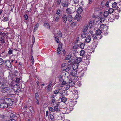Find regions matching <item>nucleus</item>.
<instances>
[{
  "label": "nucleus",
  "instance_id": "680f3d73",
  "mask_svg": "<svg viewBox=\"0 0 121 121\" xmlns=\"http://www.w3.org/2000/svg\"><path fill=\"white\" fill-rule=\"evenodd\" d=\"M57 4H59L61 3H62V2L61 0H57Z\"/></svg>",
  "mask_w": 121,
  "mask_h": 121
},
{
  "label": "nucleus",
  "instance_id": "72a5a7b5",
  "mask_svg": "<svg viewBox=\"0 0 121 121\" xmlns=\"http://www.w3.org/2000/svg\"><path fill=\"white\" fill-rule=\"evenodd\" d=\"M85 45V43H82L80 45V47L82 49H84Z\"/></svg>",
  "mask_w": 121,
  "mask_h": 121
},
{
  "label": "nucleus",
  "instance_id": "412c9836",
  "mask_svg": "<svg viewBox=\"0 0 121 121\" xmlns=\"http://www.w3.org/2000/svg\"><path fill=\"white\" fill-rule=\"evenodd\" d=\"M71 87L70 86L69 84L68 83L67 84H66L65 86V90H67L70 88Z\"/></svg>",
  "mask_w": 121,
  "mask_h": 121
},
{
  "label": "nucleus",
  "instance_id": "5fc2aeb1",
  "mask_svg": "<svg viewBox=\"0 0 121 121\" xmlns=\"http://www.w3.org/2000/svg\"><path fill=\"white\" fill-rule=\"evenodd\" d=\"M62 82L61 83L62 85H65L67 84L66 82L64 80L62 81Z\"/></svg>",
  "mask_w": 121,
  "mask_h": 121
},
{
  "label": "nucleus",
  "instance_id": "bb28decb",
  "mask_svg": "<svg viewBox=\"0 0 121 121\" xmlns=\"http://www.w3.org/2000/svg\"><path fill=\"white\" fill-rule=\"evenodd\" d=\"M98 35L97 34H94L92 35V37L94 40H96L97 38Z\"/></svg>",
  "mask_w": 121,
  "mask_h": 121
},
{
  "label": "nucleus",
  "instance_id": "e2e57ef3",
  "mask_svg": "<svg viewBox=\"0 0 121 121\" xmlns=\"http://www.w3.org/2000/svg\"><path fill=\"white\" fill-rule=\"evenodd\" d=\"M0 41L2 43H5L4 40L3 38H1L0 40Z\"/></svg>",
  "mask_w": 121,
  "mask_h": 121
},
{
  "label": "nucleus",
  "instance_id": "69168bd1",
  "mask_svg": "<svg viewBox=\"0 0 121 121\" xmlns=\"http://www.w3.org/2000/svg\"><path fill=\"white\" fill-rule=\"evenodd\" d=\"M79 0H73V1L74 3L77 4Z\"/></svg>",
  "mask_w": 121,
  "mask_h": 121
},
{
  "label": "nucleus",
  "instance_id": "423d86ee",
  "mask_svg": "<svg viewBox=\"0 0 121 121\" xmlns=\"http://www.w3.org/2000/svg\"><path fill=\"white\" fill-rule=\"evenodd\" d=\"M5 65L8 68H10L12 66L11 62L9 60H5Z\"/></svg>",
  "mask_w": 121,
  "mask_h": 121
},
{
  "label": "nucleus",
  "instance_id": "6e6552de",
  "mask_svg": "<svg viewBox=\"0 0 121 121\" xmlns=\"http://www.w3.org/2000/svg\"><path fill=\"white\" fill-rule=\"evenodd\" d=\"M77 73V72L76 70H73L71 71L70 74L73 76H75Z\"/></svg>",
  "mask_w": 121,
  "mask_h": 121
},
{
  "label": "nucleus",
  "instance_id": "cd10ccee",
  "mask_svg": "<svg viewBox=\"0 0 121 121\" xmlns=\"http://www.w3.org/2000/svg\"><path fill=\"white\" fill-rule=\"evenodd\" d=\"M75 18L78 21L80 20L81 16L80 15L78 14L77 15H76L75 16Z\"/></svg>",
  "mask_w": 121,
  "mask_h": 121
},
{
  "label": "nucleus",
  "instance_id": "774afa93",
  "mask_svg": "<svg viewBox=\"0 0 121 121\" xmlns=\"http://www.w3.org/2000/svg\"><path fill=\"white\" fill-rule=\"evenodd\" d=\"M70 69V68L68 67H67L65 69V71H69Z\"/></svg>",
  "mask_w": 121,
  "mask_h": 121
},
{
  "label": "nucleus",
  "instance_id": "c85d7f7f",
  "mask_svg": "<svg viewBox=\"0 0 121 121\" xmlns=\"http://www.w3.org/2000/svg\"><path fill=\"white\" fill-rule=\"evenodd\" d=\"M105 20V17H101L100 18V21L101 22H103Z\"/></svg>",
  "mask_w": 121,
  "mask_h": 121
},
{
  "label": "nucleus",
  "instance_id": "79ce46f5",
  "mask_svg": "<svg viewBox=\"0 0 121 121\" xmlns=\"http://www.w3.org/2000/svg\"><path fill=\"white\" fill-rule=\"evenodd\" d=\"M85 53V51L83 50H82L80 52V55L81 56H83Z\"/></svg>",
  "mask_w": 121,
  "mask_h": 121
},
{
  "label": "nucleus",
  "instance_id": "4c0bfd02",
  "mask_svg": "<svg viewBox=\"0 0 121 121\" xmlns=\"http://www.w3.org/2000/svg\"><path fill=\"white\" fill-rule=\"evenodd\" d=\"M66 101V99L65 97H63L61 98V101L62 102L65 103Z\"/></svg>",
  "mask_w": 121,
  "mask_h": 121
},
{
  "label": "nucleus",
  "instance_id": "4468645a",
  "mask_svg": "<svg viewBox=\"0 0 121 121\" xmlns=\"http://www.w3.org/2000/svg\"><path fill=\"white\" fill-rule=\"evenodd\" d=\"M91 39V38L90 36H87L86 38L85 42L86 43H88L90 42Z\"/></svg>",
  "mask_w": 121,
  "mask_h": 121
},
{
  "label": "nucleus",
  "instance_id": "0eeeda50",
  "mask_svg": "<svg viewBox=\"0 0 121 121\" xmlns=\"http://www.w3.org/2000/svg\"><path fill=\"white\" fill-rule=\"evenodd\" d=\"M35 98L36 102L38 105H39V95L37 92H36L35 93Z\"/></svg>",
  "mask_w": 121,
  "mask_h": 121
},
{
  "label": "nucleus",
  "instance_id": "473e14b6",
  "mask_svg": "<svg viewBox=\"0 0 121 121\" xmlns=\"http://www.w3.org/2000/svg\"><path fill=\"white\" fill-rule=\"evenodd\" d=\"M39 25V23L35 25L34 28V31L35 32L36 31V30H37V29L38 28Z\"/></svg>",
  "mask_w": 121,
  "mask_h": 121
},
{
  "label": "nucleus",
  "instance_id": "ea45409f",
  "mask_svg": "<svg viewBox=\"0 0 121 121\" xmlns=\"http://www.w3.org/2000/svg\"><path fill=\"white\" fill-rule=\"evenodd\" d=\"M6 33L4 32H0V35L4 37L6 35Z\"/></svg>",
  "mask_w": 121,
  "mask_h": 121
},
{
  "label": "nucleus",
  "instance_id": "9d476101",
  "mask_svg": "<svg viewBox=\"0 0 121 121\" xmlns=\"http://www.w3.org/2000/svg\"><path fill=\"white\" fill-rule=\"evenodd\" d=\"M43 26L48 29H49L50 28V25L47 21H45L44 22Z\"/></svg>",
  "mask_w": 121,
  "mask_h": 121
},
{
  "label": "nucleus",
  "instance_id": "f257e3e1",
  "mask_svg": "<svg viewBox=\"0 0 121 121\" xmlns=\"http://www.w3.org/2000/svg\"><path fill=\"white\" fill-rule=\"evenodd\" d=\"M1 88L2 92L7 94L10 93V90L7 82H4L1 83Z\"/></svg>",
  "mask_w": 121,
  "mask_h": 121
},
{
  "label": "nucleus",
  "instance_id": "a18cd8bd",
  "mask_svg": "<svg viewBox=\"0 0 121 121\" xmlns=\"http://www.w3.org/2000/svg\"><path fill=\"white\" fill-rule=\"evenodd\" d=\"M15 116V115L14 114H13V113L11 114L10 117V119H14Z\"/></svg>",
  "mask_w": 121,
  "mask_h": 121
},
{
  "label": "nucleus",
  "instance_id": "f3484780",
  "mask_svg": "<svg viewBox=\"0 0 121 121\" xmlns=\"http://www.w3.org/2000/svg\"><path fill=\"white\" fill-rule=\"evenodd\" d=\"M83 11L81 7H79L77 10V13L78 14L81 13Z\"/></svg>",
  "mask_w": 121,
  "mask_h": 121
},
{
  "label": "nucleus",
  "instance_id": "37998d69",
  "mask_svg": "<svg viewBox=\"0 0 121 121\" xmlns=\"http://www.w3.org/2000/svg\"><path fill=\"white\" fill-rule=\"evenodd\" d=\"M77 24V23L75 22H74L72 23L71 24V26L72 27H75Z\"/></svg>",
  "mask_w": 121,
  "mask_h": 121
},
{
  "label": "nucleus",
  "instance_id": "052dcab7",
  "mask_svg": "<svg viewBox=\"0 0 121 121\" xmlns=\"http://www.w3.org/2000/svg\"><path fill=\"white\" fill-rule=\"evenodd\" d=\"M8 20V18L7 17H5L4 18V22L7 21Z\"/></svg>",
  "mask_w": 121,
  "mask_h": 121
},
{
  "label": "nucleus",
  "instance_id": "8fccbe9b",
  "mask_svg": "<svg viewBox=\"0 0 121 121\" xmlns=\"http://www.w3.org/2000/svg\"><path fill=\"white\" fill-rule=\"evenodd\" d=\"M4 63V61L1 58H0V65H2Z\"/></svg>",
  "mask_w": 121,
  "mask_h": 121
},
{
  "label": "nucleus",
  "instance_id": "a211bd4d",
  "mask_svg": "<svg viewBox=\"0 0 121 121\" xmlns=\"http://www.w3.org/2000/svg\"><path fill=\"white\" fill-rule=\"evenodd\" d=\"M90 62L88 60H86L83 62V64L84 65L86 66H87L89 64Z\"/></svg>",
  "mask_w": 121,
  "mask_h": 121
},
{
  "label": "nucleus",
  "instance_id": "c9c22d12",
  "mask_svg": "<svg viewBox=\"0 0 121 121\" xmlns=\"http://www.w3.org/2000/svg\"><path fill=\"white\" fill-rule=\"evenodd\" d=\"M61 17V16L60 15H59L55 19V21L56 22H58Z\"/></svg>",
  "mask_w": 121,
  "mask_h": 121
},
{
  "label": "nucleus",
  "instance_id": "bf43d9fd",
  "mask_svg": "<svg viewBox=\"0 0 121 121\" xmlns=\"http://www.w3.org/2000/svg\"><path fill=\"white\" fill-rule=\"evenodd\" d=\"M109 1H108L106 3L105 5L107 7H108L109 6Z\"/></svg>",
  "mask_w": 121,
  "mask_h": 121
},
{
  "label": "nucleus",
  "instance_id": "6ab92c4d",
  "mask_svg": "<svg viewBox=\"0 0 121 121\" xmlns=\"http://www.w3.org/2000/svg\"><path fill=\"white\" fill-rule=\"evenodd\" d=\"M61 4L64 7H67L68 6V3L67 2H62L61 3Z\"/></svg>",
  "mask_w": 121,
  "mask_h": 121
},
{
  "label": "nucleus",
  "instance_id": "de8ad7c7",
  "mask_svg": "<svg viewBox=\"0 0 121 121\" xmlns=\"http://www.w3.org/2000/svg\"><path fill=\"white\" fill-rule=\"evenodd\" d=\"M104 2H102L101 3V5L102 6L100 7V8H99V9H98L99 10H101L103 9V6L104 5Z\"/></svg>",
  "mask_w": 121,
  "mask_h": 121
},
{
  "label": "nucleus",
  "instance_id": "603ef678",
  "mask_svg": "<svg viewBox=\"0 0 121 121\" xmlns=\"http://www.w3.org/2000/svg\"><path fill=\"white\" fill-rule=\"evenodd\" d=\"M86 36V34L85 33H83L81 36V37L82 38H85Z\"/></svg>",
  "mask_w": 121,
  "mask_h": 121
},
{
  "label": "nucleus",
  "instance_id": "58836bf2",
  "mask_svg": "<svg viewBox=\"0 0 121 121\" xmlns=\"http://www.w3.org/2000/svg\"><path fill=\"white\" fill-rule=\"evenodd\" d=\"M105 25L102 24L100 26L99 28L101 29H103L105 27Z\"/></svg>",
  "mask_w": 121,
  "mask_h": 121
},
{
  "label": "nucleus",
  "instance_id": "7c9ffc66",
  "mask_svg": "<svg viewBox=\"0 0 121 121\" xmlns=\"http://www.w3.org/2000/svg\"><path fill=\"white\" fill-rule=\"evenodd\" d=\"M49 119L51 120V121H54L53 120L54 118V117L53 115L51 114H49Z\"/></svg>",
  "mask_w": 121,
  "mask_h": 121
},
{
  "label": "nucleus",
  "instance_id": "49530a36",
  "mask_svg": "<svg viewBox=\"0 0 121 121\" xmlns=\"http://www.w3.org/2000/svg\"><path fill=\"white\" fill-rule=\"evenodd\" d=\"M63 77L62 75H60L59 77V80L60 81H62L64 80L63 79Z\"/></svg>",
  "mask_w": 121,
  "mask_h": 121
},
{
  "label": "nucleus",
  "instance_id": "13d9d810",
  "mask_svg": "<svg viewBox=\"0 0 121 121\" xmlns=\"http://www.w3.org/2000/svg\"><path fill=\"white\" fill-rule=\"evenodd\" d=\"M13 50L12 49H9L8 51V54H11L13 52Z\"/></svg>",
  "mask_w": 121,
  "mask_h": 121
},
{
  "label": "nucleus",
  "instance_id": "2f4dec72",
  "mask_svg": "<svg viewBox=\"0 0 121 121\" xmlns=\"http://www.w3.org/2000/svg\"><path fill=\"white\" fill-rule=\"evenodd\" d=\"M108 15V12L106 11L104 12L103 15L104 17H107Z\"/></svg>",
  "mask_w": 121,
  "mask_h": 121
},
{
  "label": "nucleus",
  "instance_id": "ddd939ff",
  "mask_svg": "<svg viewBox=\"0 0 121 121\" xmlns=\"http://www.w3.org/2000/svg\"><path fill=\"white\" fill-rule=\"evenodd\" d=\"M63 110H64V111L63 112H62L63 114H68L71 111H70L69 109H67V108L66 107V108H65Z\"/></svg>",
  "mask_w": 121,
  "mask_h": 121
},
{
  "label": "nucleus",
  "instance_id": "3c124183",
  "mask_svg": "<svg viewBox=\"0 0 121 121\" xmlns=\"http://www.w3.org/2000/svg\"><path fill=\"white\" fill-rule=\"evenodd\" d=\"M117 5V3L116 2H114L113 3L112 5V7L114 8L116 7Z\"/></svg>",
  "mask_w": 121,
  "mask_h": 121
},
{
  "label": "nucleus",
  "instance_id": "4d7b16f0",
  "mask_svg": "<svg viewBox=\"0 0 121 121\" xmlns=\"http://www.w3.org/2000/svg\"><path fill=\"white\" fill-rule=\"evenodd\" d=\"M53 93L55 94L56 95L59 93V91L57 90H55L53 91Z\"/></svg>",
  "mask_w": 121,
  "mask_h": 121
},
{
  "label": "nucleus",
  "instance_id": "dca6fc26",
  "mask_svg": "<svg viewBox=\"0 0 121 121\" xmlns=\"http://www.w3.org/2000/svg\"><path fill=\"white\" fill-rule=\"evenodd\" d=\"M69 103L73 106L76 104L77 102L75 100H70V102Z\"/></svg>",
  "mask_w": 121,
  "mask_h": 121
},
{
  "label": "nucleus",
  "instance_id": "4be33fe9",
  "mask_svg": "<svg viewBox=\"0 0 121 121\" xmlns=\"http://www.w3.org/2000/svg\"><path fill=\"white\" fill-rule=\"evenodd\" d=\"M88 28V25H86L84 26L83 28V32H86Z\"/></svg>",
  "mask_w": 121,
  "mask_h": 121
},
{
  "label": "nucleus",
  "instance_id": "b1692460",
  "mask_svg": "<svg viewBox=\"0 0 121 121\" xmlns=\"http://www.w3.org/2000/svg\"><path fill=\"white\" fill-rule=\"evenodd\" d=\"M81 61V58L80 57L78 58L76 60L75 63L78 64Z\"/></svg>",
  "mask_w": 121,
  "mask_h": 121
},
{
  "label": "nucleus",
  "instance_id": "864d4df0",
  "mask_svg": "<svg viewBox=\"0 0 121 121\" xmlns=\"http://www.w3.org/2000/svg\"><path fill=\"white\" fill-rule=\"evenodd\" d=\"M48 109L49 111L51 112H54V109L51 107H48Z\"/></svg>",
  "mask_w": 121,
  "mask_h": 121
},
{
  "label": "nucleus",
  "instance_id": "9b49d317",
  "mask_svg": "<svg viewBox=\"0 0 121 121\" xmlns=\"http://www.w3.org/2000/svg\"><path fill=\"white\" fill-rule=\"evenodd\" d=\"M78 64L75 63H73L72 66V67L73 70H76V69L78 68Z\"/></svg>",
  "mask_w": 121,
  "mask_h": 121
},
{
  "label": "nucleus",
  "instance_id": "f704fd0d",
  "mask_svg": "<svg viewBox=\"0 0 121 121\" xmlns=\"http://www.w3.org/2000/svg\"><path fill=\"white\" fill-rule=\"evenodd\" d=\"M72 56L70 55H68L66 57L65 60H69L71 57Z\"/></svg>",
  "mask_w": 121,
  "mask_h": 121
},
{
  "label": "nucleus",
  "instance_id": "f03ea898",
  "mask_svg": "<svg viewBox=\"0 0 121 121\" xmlns=\"http://www.w3.org/2000/svg\"><path fill=\"white\" fill-rule=\"evenodd\" d=\"M13 89L15 93L17 94L20 91V87L18 85L16 84L13 86Z\"/></svg>",
  "mask_w": 121,
  "mask_h": 121
},
{
  "label": "nucleus",
  "instance_id": "0e129e2a",
  "mask_svg": "<svg viewBox=\"0 0 121 121\" xmlns=\"http://www.w3.org/2000/svg\"><path fill=\"white\" fill-rule=\"evenodd\" d=\"M31 61L32 64L34 63V60L33 56H32L31 59Z\"/></svg>",
  "mask_w": 121,
  "mask_h": 121
},
{
  "label": "nucleus",
  "instance_id": "a878e982",
  "mask_svg": "<svg viewBox=\"0 0 121 121\" xmlns=\"http://www.w3.org/2000/svg\"><path fill=\"white\" fill-rule=\"evenodd\" d=\"M55 111L58 112H59L60 111V110L58 108V106H56L54 107V111Z\"/></svg>",
  "mask_w": 121,
  "mask_h": 121
},
{
  "label": "nucleus",
  "instance_id": "e433bc0d",
  "mask_svg": "<svg viewBox=\"0 0 121 121\" xmlns=\"http://www.w3.org/2000/svg\"><path fill=\"white\" fill-rule=\"evenodd\" d=\"M114 11V9L112 8H110L108 10V12L109 13L111 14Z\"/></svg>",
  "mask_w": 121,
  "mask_h": 121
},
{
  "label": "nucleus",
  "instance_id": "aec40b11",
  "mask_svg": "<svg viewBox=\"0 0 121 121\" xmlns=\"http://www.w3.org/2000/svg\"><path fill=\"white\" fill-rule=\"evenodd\" d=\"M94 21L92 22L91 21H90L89 24V27L90 28H91L93 25V23L94 22Z\"/></svg>",
  "mask_w": 121,
  "mask_h": 121
},
{
  "label": "nucleus",
  "instance_id": "c756f323",
  "mask_svg": "<svg viewBox=\"0 0 121 121\" xmlns=\"http://www.w3.org/2000/svg\"><path fill=\"white\" fill-rule=\"evenodd\" d=\"M68 20L69 22H71L72 20V16L70 15H69L68 17Z\"/></svg>",
  "mask_w": 121,
  "mask_h": 121
},
{
  "label": "nucleus",
  "instance_id": "f8f14e48",
  "mask_svg": "<svg viewBox=\"0 0 121 121\" xmlns=\"http://www.w3.org/2000/svg\"><path fill=\"white\" fill-rule=\"evenodd\" d=\"M62 20L63 22L65 23L67 20V16L65 14L63 15L62 16Z\"/></svg>",
  "mask_w": 121,
  "mask_h": 121
},
{
  "label": "nucleus",
  "instance_id": "1a4fd4ad",
  "mask_svg": "<svg viewBox=\"0 0 121 121\" xmlns=\"http://www.w3.org/2000/svg\"><path fill=\"white\" fill-rule=\"evenodd\" d=\"M73 106L72 105L69 103L67 105V109H69L70 111H72L73 109Z\"/></svg>",
  "mask_w": 121,
  "mask_h": 121
},
{
  "label": "nucleus",
  "instance_id": "2eb2a0df",
  "mask_svg": "<svg viewBox=\"0 0 121 121\" xmlns=\"http://www.w3.org/2000/svg\"><path fill=\"white\" fill-rule=\"evenodd\" d=\"M52 85V82L50 81L48 86L47 88V92H48L50 91Z\"/></svg>",
  "mask_w": 121,
  "mask_h": 121
},
{
  "label": "nucleus",
  "instance_id": "5701e85b",
  "mask_svg": "<svg viewBox=\"0 0 121 121\" xmlns=\"http://www.w3.org/2000/svg\"><path fill=\"white\" fill-rule=\"evenodd\" d=\"M75 83V82L74 81H71L68 83L71 87L73 86Z\"/></svg>",
  "mask_w": 121,
  "mask_h": 121
},
{
  "label": "nucleus",
  "instance_id": "c03bdc74",
  "mask_svg": "<svg viewBox=\"0 0 121 121\" xmlns=\"http://www.w3.org/2000/svg\"><path fill=\"white\" fill-rule=\"evenodd\" d=\"M52 103L53 105H55L56 103V100L54 99H52Z\"/></svg>",
  "mask_w": 121,
  "mask_h": 121
},
{
  "label": "nucleus",
  "instance_id": "6e6d98bb",
  "mask_svg": "<svg viewBox=\"0 0 121 121\" xmlns=\"http://www.w3.org/2000/svg\"><path fill=\"white\" fill-rule=\"evenodd\" d=\"M62 33L60 31H59V32L58 33V36L59 37L61 38L62 37Z\"/></svg>",
  "mask_w": 121,
  "mask_h": 121
},
{
  "label": "nucleus",
  "instance_id": "39448f33",
  "mask_svg": "<svg viewBox=\"0 0 121 121\" xmlns=\"http://www.w3.org/2000/svg\"><path fill=\"white\" fill-rule=\"evenodd\" d=\"M62 44L61 43H60L58 45V47L57 48V53L58 54L60 53L61 51L62 50Z\"/></svg>",
  "mask_w": 121,
  "mask_h": 121
},
{
  "label": "nucleus",
  "instance_id": "7ed1b4c3",
  "mask_svg": "<svg viewBox=\"0 0 121 121\" xmlns=\"http://www.w3.org/2000/svg\"><path fill=\"white\" fill-rule=\"evenodd\" d=\"M4 101L9 106H11L13 104V102L11 99L9 98L5 99H4Z\"/></svg>",
  "mask_w": 121,
  "mask_h": 121
},
{
  "label": "nucleus",
  "instance_id": "20e7f679",
  "mask_svg": "<svg viewBox=\"0 0 121 121\" xmlns=\"http://www.w3.org/2000/svg\"><path fill=\"white\" fill-rule=\"evenodd\" d=\"M8 104L6 103L5 101L3 102L0 104V108H7L9 106Z\"/></svg>",
  "mask_w": 121,
  "mask_h": 121
},
{
  "label": "nucleus",
  "instance_id": "09e8293b",
  "mask_svg": "<svg viewBox=\"0 0 121 121\" xmlns=\"http://www.w3.org/2000/svg\"><path fill=\"white\" fill-rule=\"evenodd\" d=\"M94 42H93L92 44L94 46H96L98 44V43L96 42L95 41V40L94 41Z\"/></svg>",
  "mask_w": 121,
  "mask_h": 121
},
{
  "label": "nucleus",
  "instance_id": "393cba45",
  "mask_svg": "<svg viewBox=\"0 0 121 121\" xmlns=\"http://www.w3.org/2000/svg\"><path fill=\"white\" fill-rule=\"evenodd\" d=\"M66 12L67 13L69 14H71L72 13L71 9L68 8H67Z\"/></svg>",
  "mask_w": 121,
  "mask_h": 121
},
{
  "label": "nucleus",
  "instance_id": "338daca9",
  "mask_svg": "<svg viewBox=\"0 0 121 121\" xmlns=\"http://www.w3.org/2000/svg\"><path fill=\"white\" fill-rule=\"evenodd\" d=\"M60 13V11L59 10H57L56 12V14L58 15Z\"/></svg>",
  "mask_w": 121,
  "mask_h": 121
},
{
  "label": "nucleus",
  "instance_id": "a19ab883",
  "mask_svg": "<svg viewBox=\"0 0 121 121\" xmlns=\"http://www.w3.org/2000/svg\"><path fill=\"white\" fill-rule=\"evenodd\" d=\"M96 32L97 34L99 35L101 34L102 32L101 30L99 29L96 31Z\"/></svg>",
  "mask_w": 121,
  "mask_h": 121
}]
</instances>
